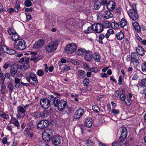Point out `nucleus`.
<instances>
[{
  "label": "nucleus",
  "mask_w": 146,
  "mask_h": 146,
  "mask_svg": "<svg viewBox=\"0 0 146 146\" xmlns=\"http://www.w3.org/2000/svg\"><path fill=\"white\" fill-rule=\"evenodd\" d=\"M59 98L58 96L54 97L53 105L54 107H57L58 110L61 111L62 113L64 114H68L72 112L71 109L67 104V102L64 100H59Z\"/></svg>",
  "instance_id": "nucleus-1"
},
{
  "label": "nucleus",
  "mask_w": 146,
  "mask_h": 146,
  "mask_svg": "<svg viewBox=\"0 0 146 146\" xmlns=\"http://www.w3.org/2000/svg\"><path fill=\"white\" fill-rule=\"evenodd\" d=\"M59 43V41L57 40L49 42L45 46L46 52L50 53L54 52L57 49Z\"/></svg>",
  "instance_id": "nucleus-2"
},
{
  "label": "nucleus",
  "mask_w": 146,
  "mask_h": 146,
  "mask_svg": "<svg viewBox=\"0 0 146 146\" xmlns=\"http://www.w3.org/2000/svg\"><path fill=\"white\" fill-rule=\"evenodd\" d=\"M54 97L52 95H48L47 98L41 99L40 100L41 106L43 109L48 108L50 104H53Z\"/></svg>",
  "instance_id": "nucleus-3"
},
{
  "label": "nucleus",
  "mask_w": 146,
  "mask_h": 146,
  "mask_svg": "<svg viewBox=\"0 0 146 146\" xmlns=\"http://www.w3.org/2000/svg\"><path fill=\"white\" fill-rule=\"evenodd\" d=\"M26 78L27 81L30 83L34 86H36L37 84L38 81L37 79L36 75L32 72L28 74H27Z\"/></svg>",
  "instance_id": "nucleus-4"
},
{
  "label": "nucleus",
  "mask_w": 146,
  "mask_h": 146,
  "mask_svg": "<svg viewBox=\"0 0 146 146\" xmlns=\"http://www.w3.org/2000/svg\"><path fill=\"white\" fill-rule=\"evenodd\" d=\"M13 46L15 48L19 50H24L27 46L26 42L22 39L19 40L15 41L14 43Z\"/></svg>",
  "instance_id": "nucleus-5"
},
{
  "label": "nucleus",
  "mask_w": 146,
  "mask_h": 146,
  "mask_svg": "<svg viewBox=\"0 0 146 146\" xmlns=\"http://www.w3.org/2000/svg\"><path fill=\"white\" fill-rule=\"evenodd\" d=\"M77 48V46L75 43L72 42L67 44L65 48V50L66 53L68 54H71L75 52Z\"/></svg>",
  "instance_id": "nucleus-6"
},
{
  "label": "nucleus",
  "mask_w": 146,
  "mask_h": 146,
  "mask_svg": "<svg viewBox=\"0 0 146 146\" xmlns=\"http://www.w3.org/2000/svg\"><path fill=\"white\" fill-rule=\"evenodd\" d=\"M139 56L137 53L132 52L131 54V63H132L135 66H138L139 63Z\"/></svg>",
  "instance_id": "nucleus-7"
},
{
  "label": "nucleus",
  "mask_w": 146,
  "mask_h": 146,
  "mask_svg": "<svg viewBox=\"0 0 146 146\" xmlns=\"http://www.w3.org/2000/svg\"><path fill=\"white\" fill-rule=\"evenodd\" d=\"M49 124V122L48 121L42 120L38 123L37 127L38 129H40L46 128Z\"/></svg>",
  "instance_id": "nucleus-8"
},
{
  "label": "nucleus",
  "mask_w": 146,
  "mask_h": 146,
  "mask_svg": "<svg viewBox=\"0 0 146 146\" xmlns=\"http://www.w3.org/2000/svg\"><path fill=\"white\" fill-rule=\"evenodd\" d=\"M128 15L131 19L133 21L137 20L139 17L137 11L134 9H129L128 11Z\"/></svg>",
  "instance_id": "nucleus-9"
},
{
  "label": "nucleus",
  "mask_w": 146,
  "mask_h": 146,
  "mask_svg": "<svg viewBox=\"0 0 146 146\" xmlns=\"http://www.w3.org/2000/svg\"><path fill=\"white\" fill-rule=\"evenodd\" d=\"M103 30L102 24L100 23L93 24V30L97 33H100Z\"/></svg>",
  "instance_id": "nucleus-10"
},
{
  "label": "nucleus",
  "mask_w": 146,
  "mask_h": 146,
  "mask_svg": "<svg viewBox=\"0 0 146 146\" xmlns=\"http://www.w3.org/2000/svg\"><path fill=\"white\" fill-rule=\"evenodd\" d=\"M84 112V110L81 108H79L76 111L74 115V119H79L82 115Z\"/></svg>",
  "instance_id": "nucleus-11"
},
{
  "label": "nucleus",
  "mask_w": 146,
  "mask_h": 146,
  "mask_svg": "<svg viewBox=\"0 0 146 146\" xmlns=\"http://www.w3.org/2000/svg\"><path fill=\"white\" fill-rule=\"evenodd\" d=\"M52 143L55 146H59L61 143V137L59 136H54L52 139Z\"/></svg>",
  "instance_id": "nucleus-12"
},
{
  "label": "nucleus",
  "mask_w": 146,
  "mask_h": 146,
  "mask_svg": "<svg viewBox=\"0 0 146 146\" xmlns=\"http://www.w3.org/2000/svg\"><path fill=\"white\" fill-rule=\"evenodd\" d=\"M29 105L26 104L25 106H19L17 107V112L18 113H25L27 111V110L28 109Z\"/></svg>",
  "instance_id": "nucleus-13"
},
{
  "label": "nucleus",
  "mask_w": 146,
  "mask_h": 146,
  "mask_svg": "<svg viewBox=\"0 0 146 146\" xmlns=\"http://www.w3.org/2000/svg\"><path fill=\"white\" fill-rule=\"evenodd\" d=\"M18 66L17 64H15L12 65L10 68L11 74L12 76L14 77L17 72Z\"/></svg>",
  "instance_id": "nucleus-14"
},
{
  "label": "nucleus",
  "mask_w": 146,
  "mask_h": 146,
  "mask_svg": "<svg viewBox=\"0 0 146 146\" xmlns=\"http://www.w3.org/2000/svg\"><path fill=\"white\" fill-rule=\"evenodd\" d=\"M44 43V41L42 39H40L36 42L34 44L33 48L35 49L41 48Z\"/></svg>",
  "instance_id": "nucleus-15"
},
{
  "label": "nucleus",
  "mask_w": 146,
  "mask_h": 146,
  "mask_svg": "<svg viewBox=\"0 0 146 146\" xmlns=\"http://www.w3.org/2000/svg\"><path fill=\"white\" fill-rule=\"evenodd\" d=\"M107 7L108 10L112 11L114 9L115 6V3L112 1H110L107 4Z\"/></svg>",
  "instance_id": "nucleus-16"
},
{
  "label": "nucleus",
  "mask_w": 146,
  "mask_h": 146,
  "mask_svg": "<svg viewBox=\"0 0 146 146\" xmlns=\"http://www.w3.org/2000/svg\"><path fill=\"white\" fill-rule=\"evenodd\" d=\"M92 119L90 117L87 118L85 121L84 125L86 127L90 128L92 125Z\"/></svg>",
  "instance_id": "nucleus-17"
},
{
  "label": "nucleus",
  "mask_w": 146,
  "mask_h": 146,
  "mask_svg": "<svg viewBox=\"0 0 146 146\" xmlns=\"http://www.w3.org/2000/svg\"><path fill=\"white\" fill-rule=\"evenodd\" d=\"M92 52L89 51H86L85 52V59L88 61H90L92 59Z\"/></svg>",
  "instance_id": "nucleus-18"
},
{
  "label": "nucleus",
  "mask_w": 146,
  "mask_h": 146,
  "mask_svg": "<svg viewBox=\"0 0 146 146\" xmlns=\"http://www.w3.org/2000/svg\"><path fill=\"white\" fill-rule=\"evenodd\" d=\"M136 50L137 53L141 56H143L145 52L143 48L140 46H138L137 47Z\"/></svg>",
  "instance_id": "nucleus-19"
},
{
  "label": "nucleus",
  "mask_w": 146,
  "mask_h": 146,
  "mask_svg": "<svg viewBox=\"0 0 146 146\" xmlns=\"http://www.w3.org/2000/svg\"><path fill=\"white\" fill-rule=\"evenodd\" d=\"M77 75L80 79H83L86 76V72L83 70H78Z\"/></svg>",
  "instance_id": "nucleus-20"
},
{
  "label": "nucleus",
  "mask_w": 146,
  "mask_h": 146,
  "mask_svg": "<svg viewBox=\"0 0 146 146\" xmlns=\"http://www.w3.org/2000/svg\"><path fill=\"white\" fill-rule=\"evenodd\" d=\"M127 132L126 128L125 127H122L121 132L120 136H122L123 137L126 138L127 135Z\"/></svg>",
  "instance_id": "nucleus-21"
},
{
  "label": "nucleus",
  "mask_w": 146,
  "mask_h": 146,
  "mask_svg": "<svg viewBox=\"0 0 146 146\" xmlns=\"http://www.w3.org/2000/svg\"><path fill=\"white\" fill-rule=\"evenodd\" d=\"M103 15L104 18L107 19H109L113 17V15L110 11H105Z\"/></svg>",
  "instance_id": "nucleus-22"
},
{
  "label": "nucleus",
  "mask_w": 146,
  "mask_h": 146,
  "mask_svg": "<svg viewBox=\"0 0 146 146\" xmlns=\"http://www.w3.org/2000/svg\"><path fill=\"white\" fill-rule=\"evenodd\" d=\"M51 137L43 133L42 135V138L43 140L45 142H47L49 141L51 139Z\"/></svg>",
  "instance_id": "nucleus-23"
},
{
  "label": "nucleus",
  "mask_w": 146,
  "mask_h": 146,
  "mask_svg": "<svg viewBox=\"0 0 146 146\" xmlns=\"http://www.w3.org/2000/svg\"><path fill=\"white\" fill-rule=\"evenodd\" d=\"M133 25L134 28L136 30L138 33H140L141 31V29L139 24L137 22H135L133 23Z\"/></svg>",
  "instance_id": "nucleus-24"
},
{
  "label": "nucleus",
  "mask_w": 146,
  "mask_h": 146,
  "mask_svg": "<svg viewBox=\"0 0 146 146\" xmlns=\"http://www.w3.org/2000/svg\"><path fill=\"white\" fill-rule=\"evenodd\" d=\"M30 58L23 56L19 59V61L20 62L25 63H29Z\"/></svg>",
  "instance_id": "nucleus-25"
},
{
  "label": "nucleus",
  "mask_w": 146,
  "mask_h": 146,
  "mask_svg": "<svg viewBox=\"0 0 146 146\" xmlns=\"http://www.w3.org/2000/svg\"><path fill=\"white\" fill-rule=\"evenodd\" d=\"M22 70H25L29 68L30 67L29 63H23L21 66Z\"/></svg>",
  "instance_id": "nucleus-26"
},
{
  "label": "nucleus",
  "mask_w": 146,
  "mask_h": 146,
  "mask_svg": "<svg viewBox=\"0 0 146 146\" xmlns=\"http://www.w3.org/2000/svg\"><path fill=\"white\" fill-rule=\"evenodd\" d=\"M113 30L112 29H109L107 31V33L105 35V37L106 38H108L111 35L113 34Z\"/></svg>",
  "instance_id": "nucleus-27"
},
{
  "label": "nucleus",
  "mask_w": 146,
  "mask_h": 146,
  "mask_svg": "<svg viewBox=\"0 0 146 146\" xmlns=\"http://www.w3.org/2000/svg\"><path fill=\"white\" fill-rule=\"evenodd\" d=\"M101 3L99 1H94V7L96 10H98L100 7Z\"/></svg>",
  "instance_id": "nucleus-28"
},
{
  "label": "nucleus",
  "mask_w": 146,
  "mask_h": 146,
  "mask_svg": "<svg viewBox=\"0 0 146 146\" xmlns=\"http://www.w3.org/2000/svg\"><path fill=\"white\" fill-rule=\"evenodd\" d=\"M86 51L84 49L79 48L78 49L77 54L79 56H81L83 55L84 53H85Z\"/></svg>",
  "instance_id": "nucleus-29"
},
{
  "label": "nucleus",
  "mask_w": 146,
  "mask_h": 146,
  "mask_svg": "<svg viewBox=\"0 0 146 146\" xmlns=\"http://www.w3.org/2000/svg\"><path fill=\"white\" fill-rule=\"evenodd\" d=\"M116 36L117 39L119 40H121L124 37V34L122 31L117 33Z\"/></svg>",
  "instance_id": "nucleus-30"
},
{
  "label": "nucleus",
  "mask_w": 146,
  "mask_h": 146,
  "mask_svg": "<svg viewBox=\"0 0 146 146\" xmlns=\"http://www.w3.org/2000/svg\"><path fill=\"white\" fill-rule=\"evenodd\" d=\"M8 87L9 90V93L11 94L13 91L14 88L13 84L11 82H9L8 84Z\"/></svg>",
  "instance_id": "nucleus-31"
},
{
  "label": "nucleus",
  "mask_w": 146,
  "mask_h": 146,
  "mask_svg": "<svg viewBox=\"0 0 146 146\" xmlns=\"http://www.w3.org/2000/svg\"><path fill=\"white\" fill-rule=\"evenodd\" d=\"M105 37V36L102 33H101L98 36V41L101 44H102L103 42L102 40Z\"/></svg>",
  "instance_id": "nucleus-32"
},
{
  "label": "nucleus",
  "mask_w": 146,
  "mask_h": 146,
  "mask_svg": "<svg viewBox=\"0 0 146 146\" xmlns=\"http://www.w3.org/2000/svg\"><path fill=\"white\" fill-rule=\"evenodd\" d=\"M44 133H45L47 135L51 136V137L52 136L53 132L52 129H46L44 132Z\"/></svg>",
  "instance_id": "nucleus-33"
},
{
  "label": "nucleus",
  "mask_w": 146,
  "mask_h": 146,
  "mask_svg": "<svg viewBox=\"0 0 146 146\" xmlns=\"http://www.w3.org/2000/svg\"><path fill=\"white\" fill-rule=\"evenodd\" d=\"M127 24V22L124 18H122L120 22V25L121 27H124Z\"/></svg>",
  "instance_id": "nucleus-34"
},
{
  "label": "nucleus",
  "mask_w": 146,
  "mask_h": 146,
  "mask_svg": "<svg viewBox=\"0 0 146 146\" xmlns=\"http://www.w3.org/2000/svg\"><path fill=\"white\" fill-rule=\"evenodd\" d=\"M49 115V112L47 110H45L43 111L42 113H41V117L42 118L47 117Z\"/></svg>",
  "instance_id": "nucleus-35"
},
{
  "label": "nucleus",
  "mask_w": 146,
  "mask_h": 146,
  "mask_svg": "<svg viewBox=\"0 0 146 146\" xmlns=\"http://www.w3.org/2000/svg\"><path fill=\"white\" fill-rule=\"evenodd\" d=\"M11 38L13 40L16 41L19 40L18 39L19 38V36L17 33H16L12 36Z\"/></svg>",
  "instance_id": "nucleus-36"
},
{
  "label": "nucleus",
  "mask_w": 146,
  "mask_h": 146,
  "mask_svg": "<svg viewBox=\"0 0 146 146\" xmlns=\"http://www.w3.org/2000/svg\"><path fill=\"white\" fill-rule=\"evenodd\" d=\"M93 57L95 60L96 62H99L100 60V56L98 54H96Z\"/></svg>",
  "instance_id": "nucleus-37"
},
{
  "label": "nucleus",
  "mask_w": 146,
  "mask_h": 146,
  "mask_svg": "<svg viewBox=\"0 0 146 146\" xmlns=\"http://www.w3.org/2000/svg\"><path fill=\"white\" fill-rule=\"evenodd\" d=\"M29 130L27 129L24 131V133L26 137H28L30 136V137H33V134L30 133Z\"/></svg>",
  "instance_id": "nucleus-38"
},
{
  "label": "nucleus",
  "mask_w": 146,
  "mask_h": 146,
  "mask_svg": "<svg viewBox=\"0 0 146 146\" xmlns=\"http://www.w3.org/2000/svg\"><path fill=\"white\" fill-rule=\"evenodd\" d=\"M110 25V24L109 22L108 21H105L102 24L103 28L104 27L105 28H108Z\"/></svg>",
  "instance_id": "nucleus-39"
},
{
  "label": "nucleus",
  "mask_w": 146,
  "mask_h": 146,
  "mask_svg": "<svg viewBox=\"0 0 146 146\" xmlns=\"http://www.w3.org/2000/svg\"><path fill=\"white\" fill-rule=\"evenodd\" d=\"M93 31V25L92 27H88L87 29L84 31L86 33H90Z\"/></svg>",
  "instance_id": "nucleus-40"
},
{
  "label": "nucleus",
  "mask_w": 146,
  "mask_h": 146,
  "mask_svg": "<svg viewBox=\"0 0 146 146\" xmlns=\"http://www.w3.org/2000/svg\"><path fill=\"white\" fill-rule=\"evenodd\" d=\"M89 82V79L87 78H84L83 81V84L84 86H87L88 85Z\"/></svg>",
  "instance_id": "nucleus-41"
},
{
  "label": "nucleus",
  "mask_w": 146,
  "mask_h": 146,
  "mask_svg": "<svg viewBox=\"0 0 146 146\" xmlns=\"http://www.w3.org/2000/svg\"><path fill=\"white\" fill-rule=\"evenodd\" d=\"M41 113L39 111H36L34 114V116L37 118L41 117Z\"/></svg>",
  "instance_id": "nucleus-42"
},
{
  "label": "nucleus",
  "mask_w": 146,
  "mask_h": 146,
  "mask_svg": "<svg viewBox=\"0 0 146 146\" xmlns=\"http://www.w3.org/2000/svg\"><path fill=\"white\" fill-rule=\"evenodd\" d=\"M8 32L9 35H12V36L17 33L12 28L8 30Z\"/></svg>",
  "instance_id": "nucleus-43"
},
{
  "label": "nucleus",
  "mask_w": 146,
  "mask_h": 146,
  "mask_svg": "<svg viewBox=\"0 0 146 146\" xmlns=\"http://www.w3.org/2000/svg\"><path fill=\"white\" fill-rule=\"evenodd\" d=\"M34 127L33 122H31L28 123L27 129L29 130L31 129Z\"/></svg>",
  "instance_id": "nucleus-44"
},
{
  "label": "nucleus",
  "mask_w": 146,
  "mask_h": 146,
  "mask_svg": "<svg viewBox=\"0 0 146 146\" xmlns=\"http://www.w3.org/2000/svg\"><path fill=\"white\" fill-rule=\"evenodd\" d=\"M6 86L4 84H2L1 85V92L2 94H5L6 91Z\"/></svg>",
  "instance_id": "nucleus-45"
},
{
  "label": "nucleus",
  "mask_w": 146,
  "mask_h": 146,
  "mask_svg": "<svg viewBox=\"0 0 146 146\" xmlns=\"http://www.w3.org/2000/svg\"><path fill=\"white\" fill-rule=\"evenodd\" d=\"M139 78L138 74L137 73L135 74L133 76L132 80L130 81V83H131L133 80H137Z\"/></svg>",
  "instance_id": "nucleus-46"
},
{
  "label": "nucleus",
  "mask_w": 146,
  "mask_h": 146,
  "mask_svg": "<svg viewBox=\"0 0 146 146\" xmlns=\"http://www.w3.org/2000/svg\"><path fill=\"white\" fill-rule=\"evenodd\" d=\"M16 52L15 50L11 49H8L7 53L10 54H14L16 53Z\"/></svg>",
  "instance_id": "nucleus-47"
},
{
  "label": "nucleus",
  "mask_w": 146,
  "mask_h": 146,
  "mask_svg": "<svg viewBox=\"0 0 146 146\" xmlns=\"http://www.w3.org/2000/svg\"><path fill=\"white\" fill-rule=\"evenodd\" d=\"M37 74L39 76L41 77L44 74L43 71L41 70H38L36 72Z\"/></svg>",
  "instance_id": "nucleus-48"
},
{
  "label": "nucleus",
  "mask_w": 146,
  "mask_h": 146,
  "mask_svg": "<svg viewBox=\"0 0 146 146\" xmlns=\"http://www.w3.org/2000/svg\"><path fill=\"white\" fill-rule=\"evenodd\" d=\"M111 26L112 28L117 29L119 27V24L117 23L113 22L112 23Z\"/></svg>",
  "instance_id": "nucleus-49"
},
{
  "label": "nucleus",
  "mask_w": 146,
  "mask_h": 146,
  "mask_svg": "<svg viewBox=\"0 0 146 146\" xmlns=\"http://www.w3.org/2000/svg\"><path fill=\"white\" fill-rule=\"evenodd\" d=\"M24 4L27 7H29L32 5L31 2L29 0H26L25 1Z\"/></svg>",
  "instance_id": "nucleus-50"
},
{
  "label": "nucleus",
  "mask_w": 146,
  "mask_h": 146,
  "mask_svg": "<svg viewBox=\"0 0 146 146\" xmlns=\"http://www.w3.org/2000/svg\"><path fill=\"white\" fill-rule=\"evenodd\" d=\"M127 101H125V103L128 106L130 105L132 103V101L131 98H129L128 97H127Z\"/></svg>",
  "instance_id": "nucleus-51"
},
{
  "label": "nucleus",
  "mask_w": 146,
  "mask_h": 146,
  "mask_svg": "<svg viewBox=\"0 0 146 146\" xmlns=\"http://www.w3.org/2000/svg\"><path fill=\"white\" fill-rule=\"evenodd\" d=\"M94 144V142L91 140H88L86 141V144L87 146H92Z\"/></svg>",
  "instance_id": "nucleus-52"
},
{
  "label": "nucleus",
  "mask_w": 146,
  "mask_h": 146,
  "mask_svg": "<svg viewBox=\"0 0 146 146\" xmlns=\"http://www.w3.org/2000/svg\"><path fill=\"white\" fill-rule=\"evenodd\" d=\"M141 69L143 72L146 73V62L142 64Z\"/></svg>",
  "instance_id": "nucleus-53"
},
{
  "label": "nucleus",
  "mask_w": 146,
  "mask_h": 146,
  "mask_svg": "<svg viewBox=\"0 0 146 146\" xmlns=\"http://www.w3.org/2000/svg\"><path fill=\"white\" fill-rule=\"evenodd\" d=\"M92 110L96 112H98L100 109L98 106H94L92 107Z\"/></svg>",
  "instance_id": "nucleus-54"
},
{
  "label": "nucleus",
  "mask_w": 146,
  "mask_h": 146,
  "mask_svg": "<svg viewBox=\"0 0 146 146\" xmlns=\"http://www.w3.org/2000/svg\"><path fill=\"white\" fill-rule=\"evenodd\" d=\"M1 49L3 52L7 53L9 48L6 46L2 45L1 46Z\"/></svg>",
  "instance_id": "nucleus-55"
},
{
  "label": "nucleus",
  "mask_w": 146,
  "mask_h": 146,
  "mask_svg": "<svg viewBox=\"0 0 146 146\" xmlns=\"http://www.w3.org/2000/svg\"><path fill=\"white\" fill-rule=\"evenodd\" d=\"M20 8V5L19 3L16 2V6L15 8V12H17L19 11V9Z\"/></svg>",
  "instance_id": "nucleus-56"
},
{
  "label": "nucleus",
  "mask_w": 146,
  "mask_h": 146,
  "mask_svg": "<svg viewBox=\"0 0 146 146\" xmlns=\"http://www.w3.org/2000/svg\"><path fill=\"white\" fill-rule=\"evenodd\" d=\"M111 113L115 114H118L119 113V110H117L114 108H112L111 109Z\"/></svg>",
  "instance_id": "nucleus-57"
},
{
  "label": "nucleus",
  "mask_w": 146,
  "mask_h": 146,
  "mask_svg": "<svg viewBox=\"0 0 146 146\" xmlns=\"http://www.w3.org/2000/svg\"><path fill=\"white\" fill-rule=\"evenodd\" d=\"M140 83L142 86H146V78L142 79Z\"/></svg>",
  "instance_id": "nucleus-58"
},
{
  "label": "nucleus",
  "mask_w": 146,
  "mask_h": 146,
  "mask_svg": "<svg viewBox=\"0 0 146 146\" xmlns=\"http://www.w3.org/2000/svg\"><path fill=\"white\" fill-rule=\"evenodd\" d=\"M120 99L123 101H125V94H123L120 95L119 96Z\"/></svg>",
  "instance_id": "nucleus-59"
},
{
  "label": "nucleus",
  "mask_w": 146,
  "mask_h": 146,
  "mask_svg": "<svg viewBox=\"0 0 146 146\" xmlns=\"http://www.w3.org/2000/svg\"><path fill=\"white\" fill-rule=\"evenodd\" d=\"M26 15L27 18V21H28L31 20L32 19V17L31 14L29 13H26Z\"/></svg>",
  "instance_id": "nucleus-60"
},
{
  "label": "nucleus",
  "mask_w": 146,
  "mask_h": 146,
  "mask_svg": "<svg viewBox=\"0 0 146 146\" xmlns=\"http://www.w3.org/2000/svg\"><path fill=\"white\" fill-rule=\"evenodd\" d=\"M40 58L38 57L35 56V57H33L31 58L30 60H33L35 62L38 61Z\"/></svg>",
  "instance_id": "nucleus-61"
},
{
  "label": "nucleus",
  "mask_w": 146,
  "mask_h": 146,
  "mask_svg": "<svg viewBox=\"0 0 146 146\" xmlns=\"http://www.w3.org/2000/svg\"><path fill=\"white\" fill-rule=\"evenodd\" d=\"M92 72H94V73H97L98 72V70L95 68H92L89 70Z\"/></svg>",
  "instance_id": "nucleus-62"
},
{
  "label": "nucleus",
  "mask_w": 146,
  "mask_h": 146,
  "mask_svg": "<svg viewBox=\"0 0 146 146\" xmlns=\"http://www.w3.org/2000/svg\"><path fill=\"white\" fill-rule=\"evenodd\" d=\"M1 117L6 119H8L9 118V115H8L6 114L5 113L2 114Z\"/></svg>",
  "instance_id": "nucleus-63"
},
{
  "label": "nucleus",
  "mask_w": 146,
  "mask_h": 146,
  "mask_svg": "<svg viewBox=\"0 0 146 146\" xmlns=\"http://www.w3.org/2000/svg\"><path fill=\"white\" fill-rule=\"evenodd\" d=\"M14 125L17 127L18 128L19 127V123L18 120H16L13 123Z\"/></svg>",
  "instance_id": "nucleus-64"
}]
</instances>
